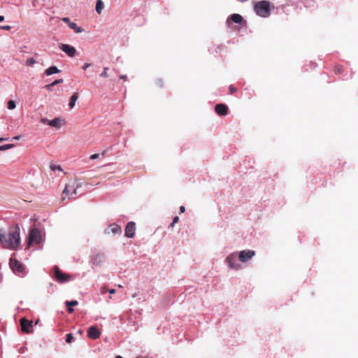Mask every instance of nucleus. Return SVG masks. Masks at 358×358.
<instances>
[{
    "label": "nucleus",
    "instance_id": "f257e3e1",
    "mask_svg": "<svg viewBox=\"0 0 358 358\" xmlns=\"http://www.w3.org/2000/svg\"><path fill=\"white\" fill-rule=\"evenodd\" d=\"M20 231L17 224L10 226L8 232L3 229H0V242L2 247L12 250H16L21 243Z\"/></svg>",
    "mask_w": 358,
    "mask_h": 358
},
{
    "label": "nucleus",
    "instance_id": "f03ea898",
    "mask_svg": "<svg viewBox=\"0 0 358 358\" xmlns=\"http://www.w3.org/2000/svg\"><path fill=\"white\" fill-rule=\"evenodd\" d=\"M274 6L268 1L262 0L255 4L254 10L256 14L262 17H268Z\"/></svg>",
    "mask_w": 358,
    "mask_h": 358
},
{
    "label": "nucleus",
    "instance_id": "7ed1b4c3",
    "mask_svg": "<svg viewBox=\"0 0 358 358\" xmlns=\"http://www.w3.org/2000/svg\"><path fill=\"white\" fill-rule=\"evenodd\" d=\"M42 242L41 231L38 228H30L27 236V245L40 244Z\"/></svg>",
    "mask_w": 358,
    "mask_h": 358
},
{
    "label": "nucleus",
    "instance_id": "20e7f679",
    "mask_svg": "<svg viewBox=\"0 0 358 358\" xmlns=\"http://www.w3.org/2000/svg\"><path fill=\"white\" fill-rule=\"evenodd\" d=\"M53 271L54 279L60 284L74 280V277L72 275L63 273L57 266H54Z\"/></svg>",
    "mask_w": 358,
    "mask_h": 358
},
{
    "label": "nucleus",
    "instance_id": "39448f33",
    "mask_svg": "<svg viewBox=\"0 0 358 358\" xmlns=\"http://www.w3.org/2000/svg\"><path fill=\"white\" fill-rule=\"evenodd\" d=\"M9 265L13 273L20 276L24 277L26 274L23 264L16 259L10 258Z\"/></svg>",
    "mask_w": 358,
    "mask_h": 358
},
{
    "label": "nucleus",
    "instance_id": "423d86ee",
    "mask_svg": "<svg viewBox=\"0 0 358 358\" xmlns=\"http://www.w3.org/2000/svg\"><path fill=\"white\" fill-rule=\"evenodd\" d=\"M238 256L237 252L229 254L225 259V262L229 268L235 271H239L242 268V266L238 262Z\"/></svg>",
    "mask_w": 358,
    "mask_h": 358
},
{
    "label": "nucleus",
    "instance_id": "0eeeda50",
    "mask_svg": "<svg viewBox=\"0 0 358 358\" xmlns=\"http://www.w3.org/2000/svg\"><path fill=\"white\" fill-rule=\"evenodd\" d=\"M82 182L79 179H75L74 180L66 184L65 188L64 189V193H69L70 192V188H72L73 192L71 194V198H76L77 194V189L82 187Z\"/></svg>",
    "mask_w": 358,
    "mask_h": 358
},
{
    "label": "nucleus",
    "instance_id": "6e6552de",
    "mask_svg": "<svg viewBox=\"0 0 358 358\" xmlns=\"http://www.w3.org/2000/svg\"><path fill=\"white\" fill-rule=\"evenodd\" d=\"M255 255V252L252 250H244L238 254V260L242 263H246Z\"/></svg>",
    "mask_w": 358,
    "mask_h": 358
},
{
    "label": "nucleus",
    "instance_id": "1a4fd4ad",
    "mask_svg": "<svg viewBox=\"0 0 358 358\" xmlns=\"http://www.w3.org/2000/svg\"><path fill=\"white\" fill-rule=\"evenodd\" d=\"M104 234L108 235L112 234L113 236L120 235L122 234L121 227L116 223L110 224L104 230Z\"/></svg>",
    "mask_w": 358,
    "mask_h": 358
},
{
    "label": "nucleus",
    "instance_id": "9d476101",
    "mask_svg": "<svg viewBox=\"0 0 358 358\" xmlns=\"http://www.w3.org/2000/svg\"><path fill=\"white\" fill-rule=\"evenodd\" d=\"M106 256L103 253H95L91 257L90 262L94 266H100L105 261Z\"/></svg>",
    "mask_w": 358,
    "mask_h": 358
},
{
    "label": "nucleus",
    "instance_id": "9b49d317",
    "mask_svg": "<svg viewBox=\"0 0 358 358\" xmlns=\"http://www.w3.org/2000/svg\"><path fill=\"white\" fill-rule=\"evenodd\" d=\"M59 48L70 57H73L76 53V48L69 44L61 43L59 44Z\"/></svg>",
    "mask_w": 358,
    "mask_h": 358
},
{
    "label": "nucleus",
    "instance_id": "f8f14e48",
    "mask_svg": "<svg viewBox=\"0 0 358 358\" xmlns=\"http://www.w3.org/2000/svg\"><path fill=\"white\" fill-rule=\"evenodd\" d=\"M136 233V224L134 222H129L126 225L124 235L127 238H133Z\"/></svg>",
    "mask_w": 358,
    "mask_h": 358
},
{
    "label": "nucleus",
    "instance_id": "ddd939ff",
    "mask_svg": "<svg viewBox=\"0 0 358 358\" xmlns=\"http://www.w3.org/2000/svg\"><path fill=\"white\" fill-rule=\"evenodd\" d=\"M21 329L22 331L24 333L29 334L31 331L32 328V322L27 320L26 318H22L20 320Z\"/></svg>",
    "mask_w": 358,
    "mask_h": 358
},
{
    "label": "nucleus",
    "instance_id": "4468645a",
    "mask_svg": "<svg viewBox=\"0 0 358 358\" xmlns=\"http://www.w3.org/2000/svg\"><path fill=\"white\" fill-rule=\"evenodd\" d=\"M215 110L218 115L224 116L228 113V107L224 103H218L215 105Z\"/></svg>",
    "mask_w": 358,
    "mask_h": 358
},
{
    "label": "nucleus",
    "instance_id": "2eb2a0df",
    "mask_svg": "<svg viewBox=\"0 0 358 358\" xmlns=\"http://www.w3.org/2000/svg\"><path fill=\"white\" fill-rule=\"evenodd\" d=\"M227 22H228V24H229L230 22H232L238 24H241L243 22H245L243 17L240 14L238 13H234L231 15L230 17H228Z\"/></svg>",
    "mask_w": 358,
    "mask_h": 358
},
{
    "label": "nucleus",
    "instance_id": "dca6fc26",
    "mask_svg": "<svg viewBox=\"0 0 358 358\" xmlns=\"http://www.w3.org/2000/svg\"><path fill=\"white\" fill-rule=\"evenodd\" d=\"M100 335H101V332L99 331V329L96 327L91 326L88 329L87 336L90 338L96 339L100 336Z\"/></svg>",
    "mask_w": 358,
    "mask_h": 358
},
{
    "label": "nucleus",
    "instance_id": "f3484780",
    "mask_svg": "<svg viewBox=\"0 0 358 358\" xmlns=\"http://www.w3.org/2000/svg\"><path fill=\"white\" fill-rule=\"evenodd\" d=\"M60 72V70L58 69V68L55 66H52L49 68H48L45 71V74L47 75V76H51L54 73H59Z\"/></svg>",
    "mask_w": 358,
    "mask_h": 358
},
{
    "label": "nucleus",
    "instance_id": "a211bd4d",
    "mask_svg": "<svg viewBox=\"0 0 358 358\" xmlns=\"http://www.w3.org/2000/svg\"><path fill=\"white\" fill-rule=\"evenodd\" d=\"M78 303V302L76 300L66 301V306L68 307V311L72 313L73 311L72 306H76Z\"/></svg>",
    "mask_w": 358,
    "mask_h": 358
},
{
    "label": "nucleus",
    "instance_id": "6ab92c4d",
    "mask_svg": "<svg viewBox=\"0 0 358 358\" xmlns=\"http://www.w3.org/2000/svg\"><path fill=\"white\" fill-rule=\"evenodd\" d=\"M62 83H63V79L55 80L52 83H51L50 84L46 85H45V88L48 91H52L54 86H56V85Z\"/></svg>",
    "mask_w": 358,
    "mask_h": 358
},
{
    "label": "nucleus",
    "instance_id": "aec40b11",
    "mask_svg": "<svg viewBox=\"0 0 358 358\" xmlns=\"http://www.w3.org/2000/svg\"><path fill=\"white\" fill-rule=\"evenodd\" d=\"M78 92H74L71 97V100H70V102L69 103V106L70 107V108H73L76 104V101L78 100Z\"/></svg>",
    "mask_w": 358,
    "mask_h": 358
},
{
    "label": "nucleus",
    "instance_id": "412c9836",
    "mask_svg": "<svg viewBox=\"0 0 358 358\" xmlns=\"http://www.w3.org/2000/svg\"><path fill=\"white\" fill-rule=\"evenodd\" d=\"M104 8V3L102 0H97L96 3V11L101 14Z\"/></svg>",
    "mask_w": 358,
    "mask_h": 358
},
{
    "label": "nucleus",
    "instance_id": "4be33fe9",
    "mask_svg": "<svg viewBox=\"0 0 358 358\" xmlns=\"http://www.w3.org/2000/svg\"><path fill=\"white\" fill-rule=\"evenodd\" d=\"M61 122V119L59 117L55 118L50 121H48V125L53 127H59Z\"/></svg>",
    "mask_w": 358,
    "mask_h": 358
},
{
    "label": "nucleus",
    "instance_id": "5701e85b",
    "mask_svg": "<svg viewBox=\"0 0 358 358\" xmlns=\"http://www.w3.org/2000/svg\"><path fill=\"white\" fill-rule=\"evenodd\" d=\"M69 26L71 29H73L76 33L83 32V29L78 27L75 22H69Z\"/></svg>",
    "mask_w": 358,
    "mask_h": 358
},
{
    "label": "nucleus",
    "instance_id": "b1692460",
    "mask_svg": "<svg viewBox=\"0 0 358 358\" xmlns=\"http://www.w3.org/2000/svg\"><path fill=\"white\" fill-rule=\"evenodd\" d=\"M14 147L13 144H6L3 145H0V151H4L8 149H10Z\"/></svg>",
    "mask_w": 358,
    "mask_h": 358
},
{
    "label": "nucleus",
    "instance_id": "393cba45",
    "mask_svg": "<svg viewBox=\"0 0 358 358\" xmlns=\"http://www.w3.org/2000/svg\"><path fill=\"white\" fill-rule=\"evenodd\" d=\"M16 107L15 101L13 100H9L8 101V108L9 110H13Z\"/></svg>",
    "mask_w": 358,
    "mask_h": 358
},
{
    "label": "nucleus",
    "instance_id": "a878e982",
    "mask_svg": "<svg viewBox=\"0 0 358 358\" xmlns=\"http://www.w3.org/2000/svg\"><path fill=\"white\" fill-rule=\"evenodd\" d=\"M73 340V336L72 334L69 333V334H66V342L67 343H71Z\"/></svg>",
    "mask_w": 358,
    "mask_h": 358
},
{
    "label": "nucleus",
    "instance_id": "bb28decb",
    "mask_svg": "<svg viewBox=\"0 0 358 358\" xmlns=\"http://www.w3.org/2000/svg\"><path fill=\"white\" fill-rule=\"evenodd\" d=\"M25 63H26L27 66H32L33 64H34L36 63V61L34 60V58H29L26 61Z\"/></svg>",
    "mask_w": 358,
    "mask_h": 358
},
{
    "label": "nucleus",
    "instance_id": "cd10ccee",
    "mask_svg": "<svg viewBox=\"0 0 358 358\" xmlns=\"http://www.w3.org/2000/svg\"><path fill=\"white\" fill-rule=\"evenodd\" d=\"M229 94H232L237 91V88L235 87L233 85H229Z\"/></svg>",
    "mask_w": 358,
    "mask_h": 358
},
{
    "label": "nucleus",
    "instance_id": "c85d7f7f",
    "mask_svg": "<svg viewBox=\"0 0 358 358\" xmlns=\"http://www.w3.org/2000/svg\"><path fill=\"white\" fill-rule=\"evenodd\" d=\"M108 70V67H104L103 71L100 74V76L103 78H107L108 77V74L107 73L106 71Z\"/></svg>",
    "mask_w": 358,
    "mask_h": 358
},
{
    "label": "nucleus",
    "instance_id": "c756f323",
    "mask_svg": "<svg viewBox=\"0 0 358 358\" xmlns=\"http://www.w3.org/2000/svg\"><path fill=\"white\" fill-rule=\"evenodd\" d=\"M50 169L52 171L59 170V171H62V167L60 166H59V165H54V164H52V165L50 166Z\"/></svg>",
    "mask_w": 358,
    "mask_h": 358
},
{
    "label": "nucleus",
    "instance_id": "7c9ffc66",
    "mask_svg": "<svg viewBox=\"0 0 358 358\" xmlns=\"http://www.w3.org/2000/svg\"><path fill=\"white\" fill-rule=\"evenodd\" d=\"M335 73L337 74L341 73L343 72L342 66H338L335 67Z\"/></svg>",
    "mask_w": 358,
    "mask_h": 358
},
{
    "label": "nucleus",
    "instance_id": "2f4dec72",
    "mask_svg": "<svg viewBox=\"0 0 358 358\" xmlns=\"http://www.w3.org/2000/svg\"><path fill=\"white\" fill-rule=\"evenodd\" d=\"M155 83L159 87H163V80L162 79H159V78L157 79L156 81H155Z\"/></svg>",
    "mask_w": 358,
    "mask_h": 358
},
{
    "label": "nucleus",
    "instance_id": "473e14b6",
    "mask_svg": "<svg viewBox=\"0 0 358 358\" xmlns=\"http://www.w3.org/2000/svg\"><path fill=\"white\" fill-rule=\"evenodd\" d=\"M178 220H179L178 217L176 216V217L173 218V220L172 222L171 223V224H170V227H174V225H175V224H176V223H177V222H178Z\"/></svg>",
    "mask_w": 358,
    "mask_h": 358
},
{
    "label": "nucleus",
    "instance_id": "72a5a7b5",
    "mask_svg": "<svg viewBox=\"0 0 358 358\" xmlns=\"http://www.w3.org/2000/svg\"><path fill=\"white\" fill-rule=\"evenodd\" d=\"M0 29L5 31L10 30L11 27L9 25L0 26Z\"/></svg>",
    "mask_w": 358,
    "mask_h": 358
},
{
    "label": "nucleus",
    "instance_id": "f704fd0d",
    "mask_svg": "<svg viewBox=\"0 0 358 358\" xmlns=\"http://www.w3.org/2000/svg\"><path fill=\"white\" fill-rule=\"evenodd\" d=\"M99 154H93V155H92L90 156V158L91 159H96L99 158Z\"/></svg>",
    "mask_w": 358,
    "mask_h": 358
},
{
    "label": "nucleus",
    "instance_id": "c9c22d12",
    "mask_svg": "<svg viewBox=\"0 0 358 358\" xmlns=\"http://www.w3.org/2000/svg\"><path fill=\"white\" fill-rule=\"evenodd\" d=\"M90 66H91V64L85 63V64L83 66L82 69H83V70H86V69H87L88 67H90Z\"/></svg>",
    "mask_w": 358,
    "mask_h": 358
},
{
    "label": "nucleus",
    "instance_id": "e433bc0d",
    "mask_svg": "<svg viewBox=\"0 0 358 358\" xmlns=\"http://www.w3.org/2000/svg\"><path fill=\"white\" fill-rule=\"evenodd\" d=\"M48 121H50V120L47 119V118H42L41 122L43 124H48Z\"/></svg>",
    "mask_w": 358,
    "mask_h": 358
},
{
    "label": "nucleus",
    "instance_id": "4c0bfd02",
    "mask_svg": "<svg viewBox=\"0 0 358 358\" xmlns=\"http://www.w3.org/2000/svg\"><path fill=\"white\" fill-rule=\"evenodd\" d=\"M62 20L63 22H67V23H69V22H70V20H69V17H63V18L62 19Z\"/></svg>",
    "mask_w": 358,
    "mask_h": 358
},
{
    "label": "nucleus",
    "instance_id": "58836bf2",
    "mask_svg": "<svg viewBox=\"0 0 358 358\" xmlns=\"http://www.w3.org/2000/svg\"><path fill=\"white\" fill-rule=\"evenodd\" d=\"M108 292L110 294H115L116 292V290L115 289H110L108 290Z\"/></svg>",
    "mask_w": 358,
    "mask_h": 358
},
{
    "label": "nucleus",
    "instance_id": "ea45409f",
    "mask_svg": "<svg viewBox=\"0 0 358 358\" xmlns=\"http://www.w3.org/2000/svg\"><path fill=\"white\" fill-rule=\"evenodd\" d=\"M180 213H184V212L185 211V206H181L180 207Z\"/></svg>",
    "mask_w": 358,
    "mask_h": 358
},
{
    "label": "nucleus",
    "instance_id": "a19ab883",
    "mask_svg": "<svg viewBox=\"0 0 358 358\" xmlns=\"http://www.w3.org/2000/svg\"><path fill=\"white\" fill-rule=\"evenodd\" d=\"M73 192L72 188H70V192L69 193H66L67 195H69V199H72L71 196V194Z\"/></svg>",
    "mask_w": 358,
    "mask_h": 358
},
{
    "label": "nucleus",
    "instance_id": "79ce46f5",
    "mask_svg": "<svg viewBox=\"0 0 358 358\" xmlns=\"http://www.w3.org/2000/svg\"><path fill=\"white\" fill-rule=\"evenodd\" d=\"M120 78L125 80H127V76L126 75H121L120 76Z\"/></svg>",
    "mask_w": 358,
    "mask_h": 358
},
{
    "label": "nucleus",
    "instance_id": "37998d69",
    "mask_svg": "<svg viewBox=\"0 0 358 358\" xmlns=\"http://www.w3.org/2000/svg\"><path fill=\"white\" fill-rule=\"evenodd\" d=\"M106 291H107V290H106V289L105 287H103V288L101 289V293H102V294H104Z\"/></svg>",
    "mask_w": 358,
    "mask_h": 358
},
{
    "label": "nucleus",
    "instance_id": "c03bdc74",
    "mask_svg": "<svg viewBox=\"0 0 358 358\" xmlns=\"http://www.w3.org/2000/svg\"><path fill=\"white\" fill-rule=\"evenodd\" d=\"M4 20V17L3 15H0V22Z\"/></svg>",
    "mask_w": 358,
    "mask_h": 358
},
{
    "label": "nucleus",
    "instance_id": "a18cd8bd",
    "mask_svg": "<svg viewBox=\"0 0 358 358\" xmlns=\"http://www.w3.org/2000/svg\"><path fill=\"white\" fill-rule=\"evenodd\" d=\"M236 1L238 2H241V3H244V2L248 1V0H236Z\"/></svg>",
    "mask_w": 358,
    "mask_h": 358
},
{
    "label": "nucleus",
    "instance_id": "49530a36",
    "mask_svg": "<svg viewBox=\"0 0 358 358\" xmlns=\"http://www.w3.org/2000/svg\"><path fill=\"white\" fill-rule=\"evenodd\" d=\"M7 140V138H0V142Z\"/></svg>",
    "mask_w": 358,
    "mask_h": 358
},
{
    "label": "nucleus",
    "instance_id": "de8ad7c7",
    "mask_svg": "<svg viewBox=\"0 0 358 358\" xmlns=\"http://www.w3.org/2000/svg\"><path fill=\"white\" fill-rule=\"evenodd\" d=\"M20 138V136H15L13 138V139L18 140Z\"/></svg>",
    "mask_w": 358,
    "mask_h": 358
},
{
    "label": "nucleus",
    "instance_id": "09e8293b",
    "mask_svg": "<svg viewBox=\"0 0 358 358\" xmlns=\"http://www.w3.org/2000/svg\"><path fill=\"white\" fill-rule=\"evenodd\" d=\"M116 358H123V357L122 356H120V355H117Z\"/></svg>",
    "mask_w": 358,
    "mask_h": 358
},
{
    "label": "nucleus",
    "instance_id": "8fccbe9b",
    "mask_svg": "<svg viewBox=\"0 0 358 358\" xmlns=\"http://www.w3.org/2000/svg\"><path fill=\"white\" fill-rule=\"evenodd\" d=\"M78 333L80 334L82 333V331H81L80 329H79V330L78 331Z\"/></svg>",
    "mask_w": 358,
    "mask_h": 358
},
{
    "label": "nucleus",
    "instance_id": "3c124183",
    "mask_svg": "<svg viewBox=\"0 0 358 358\" xmlns=\"http://www.w3.org/2000/svg\"><path fill=\"white\" fill-rule=\"evenodd\" d=\"M137 358H139V357H137Z\"/></svg>",
    "mask_w": 358,
    "mask_h": 358
}]
</instances>
